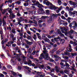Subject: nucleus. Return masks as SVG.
Masks as SVG:
<instances>
[{
  "mask_svg": "<svg viewBox=\"0 0 77 77\" xmlns=\"http://www.w3.org/2000/svg\"><path fill=\"white\" fill-rule=\"evenodd\" d=\"M64 50L65 49L63 48H61L60 49V52H61V51H64Z\"/></svg>",
  "mask_w": 77,
  "mask_h": 77,
  "instance_id": "obj_48",
  "label": "nucleus"
},
{
  "mask_svg": "<svg viewBox=\"0 0 77 77\" xmlns=\"http://www.w3.org/2000/svg\"><path fill=\"white\" fill-rule=\"evenodd\" d=\"M50 75H51V76L53 77H55V75H54V74L51 73V74H50Z\"/></svg>",
  "mask_w": 77,
  "mask_h": 77,
  "instance_id": "obj_55",
  "label": "nucleus"
},
{
  "mask_svg": "<svg viewBox=\"0 0 77 77\" xmlns=\"http://www.w3.org/2000/svg\"><path fill=\"white\" fill-rule=\"evenodd\" d=\"M36 14V11H32V15H35Z\"/></svg>",
  "mask_w": 77,
  "mask_h": 77,
  "instance_id": "obj_18",
  "label": "nucleus"
},
{
  "mask_svg": "<svg viewBox=\"0 0 77 77\" xmlns=\"http://www.w3.org/2000/svg\"><path fill=\"white\" fill-rule=\"evenodd\" d=\"M14 49H15V51H17V50H18V47L17 46L16 47L14 48Z\"/></svg>",
  "mask_w": 77,
  "mask_h": 77,
  "instance_id": "obj_45",
  "label": "nucleus"
},
{
  "mask_svg": "<svg viewBox=\"0 0 77 77\" xmlns=\"http://www.w3.org/2000/svg\"><path fill=\"white\" fill-rule=\"evenodd\" d=\"M54 60H53L52 58H50V60H49V62H54Z\"/></svg>",
  "mask_w": 77,
  "mask_h": 77,
  "instance_id": "obj_36",
  "label": "nucleus"
},
{
  "mask_svg": "<svg viewBox=\"0 0 77 77\" xmlns=\"http://www.w3.org/2000/svg\"><path fill=\"white\" fill-rule=\"evenodd\" d=\"M61 30H61V32L63 33H65V31H64V30H63V28H61Z\"/></svg>",
  "mask_w": 77,
  "mask_h": 77,
  "instance_id": "obj_42",
  "label": "nucleus"
},
{
  "mask_svg": "<svg viewBox=\"0 0 77 77\" xmlns=\"http://www.w3.org/2000/svg\"><path fill=\"white\" fill-rule=\"evenodd\" d=\"M61 18H62L63 20H66V17H64L63 15H62L61 16Z\"/></svg>",
  "mask_w": 77,
  "mask_h": 77,
  "instance_id": "obj_25",
  "label": "nucleus"
},
{
  "mask_svg": "<svg viewBox=\"0 0 77 77\" xmlns=\"http://www.w3.org/2000/svg\"><path fill=\"white\" fill-rule=\"evenodd\" d=\"M69 15H70V16H71V15H72V12H71V11H69Z\"/></svg>",
  "mask_w": 77,
  "mask_h": 77,
  "instance_id": "obj_56",
  "label": "nucleus"
},
{
  "mask_svg": "<svg viewBox=\"0 0 77 77\" xmlns=\"http://www.w3.org/2000/svg\"><path fill=\"white\" fill-rule=\"evenodd\" d=\"M63 59H68L69 58V57H68L67 56H65V57H63Z\"/></svg>",
  "mask_w": 77,
  "mask_h": 77,
  "instance_id": "obj_30",
  "label": "nucleus"
},
{
  "mask_svg": "<svg viewBox=\"0 0 77 77\" xmlns=\"http://www.w3.org/2000/svg\"><path fill=\"white\" fill-rule=\"evenodd\" d=\"M31 49H30V48H29L28 50V53H31Z\"/></svg>",
  "mask_w": 77,
  "mask_h": 77,
  "instance_id": "obj_54",
  "label": "nucleus"
},
{
  "mask_svg": "<svg viewBox=\"0 0 77 77\" xmlns=\"http://www.w3.org/2000/svg\"><path fill=\"white\" fill-rule=\"evenodd\" d=\"M74 32V31L72 30H70V31H69L68 33L69 34V35H71L72 33H73Z\"/></svg>",
  "mask_w": 77,
  "mask_h": 77,
  "instance_id": "obj_14",
  "label": "nucleus"
},
{
  "mask_svg": "<svg viewBox=\"0 0 77 77\" xmlns=\"http://www.w3.org/2000/svg\"><path fill=\"white\" fill-rule=\"evenodd\" d=\"M2 73L3 74H5V75H6L7 74V72H6L3 71Z\"/></svg>",
  "mask_w": 77,
  "mask_h": 77,
  "instance_id": "obj_63",
  "label": "nucleus"
},
{
  "mask_svg": "<svg viewBox=\"0 0 77 77\" xmlns=\"http://www.w3.org/2000/svg\"><path fill=\"white\" fill-rule=\"evenodd\" d=\"M21 2L20 1H18L17 2H15V3L16 4V5H20L21 4Z\"/></svg>",
  "mask_w": 77,
  "mask_h": 77,
  "instance_id": "obj_16",
  "label": "nucleus"
},
{
  "mask_svg": "<svg viewBox=\"0 0 77 77\" xmlns=\"http://www.w3.org/2000/svg\"><path fill=\"white\" fill-rule=\"evenodd\" d=\"M40 69H41V68H42V69H44V65L42 64V65H40Z\"/></svg>",
  "mask_w": 77,
  "mask_h": 77,
  "instance_id": "obj_32",
  "label": "nucleus"
},
{
  "mask_svg": "<svg viewBox=\"0 0 77 77\" xmlns=\"http://www.w3.org/2000/svg\"><path fill=\"white\" fill-rule=\"evenodd\" d=\"M54 32V30L53 29H52L50 32H49L50 35H51V34H53V33Z\"/></svg>",
  "mask_w": 77,
  "mask_h": 77,
  "instance_id": "obj_28",
  "label": "nucleus"
},
{
  "mask_svg": "<svg viewBox=\"0 0 77 77\" xmlns=\"http://www.w3.org/2000/svg\"><path fill=\"white\" fill-rule=\"evenodd\" d=\"M54 34L55 35V36H58V33L57 32L54 33Z\"/></svg>",
  "mask_w": 77,
  "mask_h": 77,
  "instance_id": "obj_53",
  "label": "nucleus"
},
{
  "mask_svg": "<svg viewBox=\"0 0 77 77\" xmlns=\"http://www.w3.org/2000/svg\"><path fill=\"white\" fill-rule=\"evenodd\" d=\"M60 65L61 68H62L63 69L65 66V64L63 63L62 62H61L60 63Z\"/></svg>",
  "mask_w": 77,
  "mask_h": 77,
  "instance_id": "obj_8",
  "label": "nucleus"
},
{
  "mask_svg": "<svg viewBox=\"0 0 77 77\" xmlns=\"http://www.w3.org/2000/svg\"><path fill=\"white\" fill-rule=\"evenodd\" d=\"M40 66H41V64H37L36 66L37 67V68H40Z\"/></svg>",
  "mask_w": 77,
  "mask_h": 77,
  "instance_id": "obj_50",
  "label": "nucleus"
},
{
  "mask_svg": "<svg viewBox=\"0 0 77 77\" xmlns=\"http://www.w3.org/2000/svg\"><path fill=\"white\" fill-rule=\"evenodd\" d=\"M19 11H18V12H17V16H18L19 17H20L21 16V14L20 13V12H19Z\"/></svg>",
  "mask_w": 77,
  "mask_h": 77,
  "instance_id": "obj_35",
  "label": "nucleus"
},
{
  "mask_svg": "<svg viewBox=\"0 0 77 77\" xmlns=\"http://www.w3.org/2000/svg\"><path fill=\"white\" fill-rule=\"evenodd\" d=\"M5 42V40H3L2 41V42H1V44H2V45H4Z\"/></svg>",
  "mask_w": 77,
  "mask_h": 77,
  "instance_id": "obj_43",
  "label": "nucleus"
},
{
  "mask_svg": "<svg viewBox=\"0 0 77 77\" xmlns=\"http://www.w3.org/2000/svg\"><path fill=\"white\" fill-rule=\"evenodd\" d=\"M72 56H77V53H72L71 54Z\"/></svg>",
  "mask_w": 77,
  "mask_h": 77,
  "instance_id": "obj_24",
  "label": "nucleus"
},
{
  "mask_svg": "<svg viewBox=\"0 0 77 77\" xmlns=\"http://www.w3.org/2000/svg\"><path fill=\"white\" fill-rule=\"evenodd\" d=\"M54 57L56 58V59H55V60L56 61V62H57V61H58L60 59V58L59 57H58V56H57V55H54Z\"/></svg>",
  "mask_w": 77,
  "mask_h": 77,
  "instance_id": "obj_7",
  "label": "nucleus"
},
{
  "mask_svg": "<svg viewBox=\"0 0 77 77\" xmlns=\"http://www.w3.org/2000/svg\"><path fill=\"white\" fill-rule=\"evenodd\" d=\"M73 45H75V46H76V45H77V43H76V42H73Z\"/></svg>",
  "mask_w": 77,
  "mask_h": 77,
  "instance_id": "obj_52",
  "label": "nucleus"
},
{
  "mask_svg": "<svg viewBox=\"0 0 77 77\" xmlns=\"http://www.w3.org/2000/svg\"><path fill=\"white\" fill-rule=\"evenodd\" d=\"M2 19H0V26L2 27V20H1Z\"/></svg>",
  "mask_w": 77,
  "mask_h": 77,
  "instance_id": "obj_37",
  "label": "nucleus"
},
{
  "mask_svg": "<svg viewBox=\"0 0 77 77\" xmlns=\"http://www.w3.org/2000/svg\"><path fill=\"white\" fill-rule=\"evenodd\" d=\"M6 12V10H5L3 12L2 11V12H2L3 15L5 14V12Z\"/></svg>",
  "mask_w": 77,
  "mask_h": 77,
  "instance_id": "obj_49",
  "label": "nucleus"
},
{
  "mask_svg": "<svg viewBox=\"0 0 77 77\" xmlns=\"http://www.w3.org/2000/svg\"><path fill=\"white\" fill-rule=\"evenodd\" d=\"M32 63V61H31L30 60H29L27 61H25L24 62V64L25 65H31Z\"/></svg>",
  "mask_w": 77,
  "mask_h": 77,
  "instance_id": "obj_4",
  "label": "nucleus"
},
{
  "mask_svg": "<svg viewBox=\"0 0 77 77\" xmlns=\"http://www.w3.org/2000/svg\"><path fill=\"white\" fill-rule=\"evenodd\" d=\"M45 38L46 37L45 35V34H43L42 35V39H44V41L45 42H48V41H50V39L47 38V37H46V38Z\"/></svg>",
  "mask_w": 77,
  "mask_h": 77,
  "instance_id": "obj_3",
  "label": "nucleus"
},
{
  "mask_svg": "<svg viewBox=\"0 0 77 77\" xmlns=\"http://www.w3.org/2000/svg\"><path fill=\"white\" fill-rule=\"evenodd\" d=\"M65 66H66H66H67V68H69V65L68 63L66 62L65 63Z\"/></svg>",
  "mask_w": 77,
  "mask_h": 77,
  "instance_id": "obj_23",
  "label": "nucleus"
},
{
  "mask_svg": "<svg viewBox=\"0 0 77 77\" xmlns=\"http://www.w3.org/2000/svg\"><path fill=\"white\" fill-rule=\"evenodd\" d=\"M46 5L47 6H50V5L51 6L49 7V8H50V9H51V10H55V9H57V7H56L54 6L52 3L50 2L49 1H47L46 2Z\"/></svg>",
  "mask_w": 77,
  "mask_h": 77,
  "instance_id": "obj_1",
  "label": "nucleus"
},
{
  "mask_svg": "<svg viewBox=\"0 0 77 77\" xmlns=\"http://www.w3.org/2000/svg\"><path fill=\"white\" fill-rule=\"evenodd\" d=\"M30 66H36V65L35 64H34V63H32L30 64V65H29Z\"/></svg>",
  "mask_w": 77,
  "mask_h": 77,
  "instance_id": "obj_40",
  "label": "nucleus"
},
{
  "mask_svg": "<svg viewBox=\"0 0 77 77\" xmlns=\"http://www.w3.org/2000/svg\"><path fill=\"white\" fill-rule=\"evenodd\" d=\"M2 21L3 22L2 26L3 27H5V25H6V22L5 21V19H4V18H3Z\"/></svg>",
  "mask_w": 77,
  "mask_h": 77,
  "instance_id": "obj_12",
  "label": "nucleus"
},
{
  "mask_svg": "<svg viewBox=\"0 0 77 77\" xmlns=\"http://www.w3.org/2000/svg\"><path fill=\"white\" fill-rule=\"evenodd\" d=\"M46 13V15H50V10H45Z\"/></svg>",
  "mask_w": 77,
  "mask_h": 77,
  "instance_id": "obj_10",
  "label": "nucleus"
},
{
  "mask_svg": "<svg viewBox=\"0 0 77 77\" xmlns=\"http://www.w3.org/2000/svg\"><path fill=\"white\" fill-rule=\"evenodd\" d=\"M27 39H31V38H32V37L30 35H29L28 36L26 37Z\"/></svg>",
  "mask_w": 77,
  "mask_h": 77,
  "instance_id": "obj_34",
  "label": "nucleus"
},
{
  "mask_svg": "<svg viewBox=\"0 0 77 77\" xmlns=\"http://www.w3.org/2000/svg\"><path fill=\"white\" fill-rule=\"evenodd\" d=\"M14 37V34L13 33H11L10 34V38H11V39H12Z\"/></svg>",
  "mask_w": 77,
  "mask_h": 77,
  "instance_id": "obj_20",
  "label": "nucleus"
},
{
  "mask_svg": "<svg viewBox=\"0 0 77 77\" xmlns=\"http://www.w3.org/2000/svg\"><path fill=\"white\" fill-rule=\"evenodd\" d=\"M47 18V22L48 23H51V21H52V20H53V18L48 17Z\"/></svg>",
  "mask_w": 77,
  "mask_h": 77,
  "instance_id": "obj_6",
  "label": "nucleus"
},
{
  "mask_svg": "<svg viewBox=\"0 0 77 77\" xmlns=\"http://www.w3.org/2000/svg\"><path fill=\"white\" fill-rule=\"evenodd\" d=\"M7 68H11V69H12V67L11 66V65H9V66L8 65L7 66Z\"/></svg>",
  "mask_w": 77,
  "mask_h": 77,
  "instance_id": "obj_58",
  "label": "nucleus"
},
{
  "mask_svg": "<svg viewBox=\"0 0 77 77\" xmlns=\"http://www.w3.org/2000/svg\"><path fill=\"white\" fill-rule=\"evenodd\" d=\"M35 6H37L38 8H44V5L42 4H41L39 3V2H37L35 4Z\"/></svg>",
  "mask_w": 77,
  "mask_h": 77,
  "instance_id": "obj_2",
  "label": "nucleus"
},
{
  "mask_svg": "<svg viewBox=\"0 0 77 77\" xmlns=\"http://www.w3.org/2000/svg\"><path fill=\"white\" fill-rule=\"evenodd\" d=\"M27 44H28L29 45H32V42H29V41L28 42H27Z\"/></svg>",
  "mask_w": 77,
  "mask_h": 77,
  "instance_id": "obj_26",
  "label": "nucleus"
},
{
  "mask_svg": "<svg viewBox=\"0 0 77 77\" xmlns=\"http://www.w3.org/2000/svg\"><path fill=\"white\" fill-rule=\"evenodd\" d=\"M11 32L13 33H16V32L15 31V29H12Z\"/></svg>",
  "mask_w": 77,
  "mask_h": 77,
  "instance_id": "obj_19",
  "label": "nucleus"
},
{
  "mask_svg": "<svg viewBox=\"0 0 77 77\" xmlns=\"http://www.w3.org/2000/svg\"><path fill=\"white\" fill-rule=\"evenodd\" d=\"M74 42H72V41H70V44H73L74 43Z\"/></svg>",
  "mask_w": 77,
  "mask_h": 77,
  "instance_id": "obj_62",
  "label": "nucleus"
},
{
  "mask_svg": "<svg viewBox=\"0 0 77 77\" xmlns=\"http://www.w3.org/2000/svg\"><path fill=\"white\" fill-rule=\"evenodd\" d=\"M58 21L59 23H60V24H63V23L64 22V21H63V20H61L60 19L58 20Z\"/></svg>",
  "mask_w": 77,
  "mask_h": 77,
  "instance_id": "obj_13",
  "label": "nucleus"
},
{
  "mask_svg": "<svg viewBox=\"0 0 77 77\" xmlns=\"http://www.w3.org/2000/svg\"><path fill=\"white\" fill-rule=\"evenodd\" d=\"M12 15H12V18H15V16H16L15 15H14L13 14H12Z\"/></svg>",
  "mask_w": 77,
  "mask_h": 77,
  "instance_id": "obj_57",
  "label": "nucleus"
},
{
  "mask_svg": "<svg viewBox=\"0 0 77 77\" xmlns=\"http://www.w3.org/2000/svg\"><path fill=\"white\" fill-rule=\"evenodd\" d=\"M60 36H64V37H65V35H64V34H62V33H61L60 35Z\"/></svg>",
  "mask_w": 77,
  "mask_h": 77,
  "instance_id": "obj_64",
  "label": "nucleus"
},
{
  "mask_svg": "<svg viewBox=\"0 0 77 77\" xmlns=\"http://www.w3.org/2000/svg\"><path fill=\"white\" fill-rule=\"evenodd\" d=\"M32 2L33 4H35L37 2H36V0H32Z\"/></svg>",
  "mask_w": 77,
  "mask_h": 77,
  "instance_id": "obj_27",
  "label": "nucleus"
},
{
  "mask_svg": "<svg viewBox=\"0 0 77 77\" xmlns=\"http://www.w3.org/2000/svg\"><path fill=\"white\" fill-rule=\"evenodd\" d=\"M54 37H55V35H54V34L53 33V35L51 36V38H54Z\"/></svg>",
  "mask_w": 77,
  "mask_h": 77,
  "instance_id": "obj_59",
  "label": "nucleus"
},
{
  "mask_svg": "<svg viewBox=\"0 0 77 77\" xmlns=\"http://www.w3.org/2000/svg\"><path fill=\"white\" fill-rule=\"evenodd\" d=\"M39 10L41 12V13L42 14H46L45 12V11H44V9L42 8H40L39 9Z\"/></svg>",
  "mask_w": 77,
  "mask_h": 77,
  "instance_id": "obj_9",
  "label": "nucleus"
},
{
  "mask_svg": "<svg viewBox=\"0 0 77 77\" xmlns=\"http://www.w3.org/2000/svg\"><path fill=\"white\" fill-rule=\"evenodd\" d=\"M58 3L59 5H61L62 4V1L60 0H58Z\"/></svg>",
  "mask_w": 77,
  "mask_h": 77,
  "instance_id": "obj_21",
  "label": "nucleus"
},
{
  "mask_svg": "<svg viewBox=\"0 0 77 77\" xmlns=\"http://www.w3.org/2000/svg\"><path fill=\"white\" fill-rule=\"evenodd\" d=\"M63 30H64V31L65 32H67V31H68V30H69V28L67 27V26H66L65 28H64Z\"/></svg>",
  "mask_w": 77,
  "mask_h": 77,
  "instance_id": "obj_11",
  "label": "nucleus"
},
{
  "mask_svg": "<svg viewBox=\"0 0 77 77\" xmlns=\"http://www.w3.org/2000/svg\"><path fill=\"white\" fill-rule=\"evenodd\" d=\"M17 68L19 70H21V67L20 66H18Z\"/></svg>",
  "mask_w": 77,
  "mask_h": 77,
  "instance_id": "obj_46",
  "label": "nucleus"
},
{
  "mask_svg": "<svg viewBox=\"0 0 77 77\" xmlns=\"http://www.w3.org/2000/svg\"><path fill=\"white\" fill-rule=\"evenodd\" d=\"M23 68H25V69H32L29 67H28L27 66H24Z\"/></svg>",
  "mask_w": 77,
  "mask_h": 77,
  "instance_id": "obj_17",
  "label": "nucleus"
},
{
  "mask_svg": "<svg viewBox=\"0 0 77 77\" xmlns=\"http://www.w3.org/2000/svg\"><path fill=\"white\" fill-rule=\"evenodd\" d=\"M69 50L67 49L68 51H69V52H71V51H72V49H70L69 48Z\"/></svg>",
  "mask_w": 77,
  "mask_h": 77,
  "instance_id": "obj_41",
  "label": "nucleus"
},
{
  "mask_svg": "<svg viewBox=\"0 0 77 77\" xmlns=\"http://www.w3.org/2000/svg\"><path fill=\"white\" fill-rule=\"evenodd\" d=\"M3 7V5H1L0 7V10L1 12H2L3 11V9H2V7Z\"/></svg>",
  "mask_w": 77,
  "mask_h": 77,
  "instance_id": "obj_39",
  "label": "nucleus"
},
{
  "mask_svg": "<svg viewBox=\"0 0 77 77\" xmlns=\"http://www.w3.org/2000/svg\"><path fill=\"white\" fill-rule=\"evenodd\" d=\"M17 46V45H16V44H12V47H15Z\"/></svg>",
  "mask_w": 77,
  "mask_h": 77,
  "instance_id": "obj_47",
  "label": "nucleus"
},
{
  "mask_svg": "<svg viewBox=\"0 0 77 77\" xmlns=\"http://www.w3.org/2000/svg\"><path fill=\"white\" fill-rule=\"evenodd\" d=\"M64 12H65V11H64L63 10L61 12V14H62V15H63L64 14Z\"/></svg>",
  "mask_w": 77,
  "mask_h": 77,
  "instance_id": "obj_60",
  "label": "nucleus"
},
{
  "mask_svg": "<svg viewBox=\"0 0 77 77\" xmlns=\"http://www.w3.org/2000/svg\"><path fill=\"white\" fill-rule=\"evenodd\" d=\"M48 16H42V19H45V18H48Z\"/></svg>",
  "mask_w": 77,
  "mask_h": 77,
  "instance_id": "obj_29",
  "label": "nucleus"
},
{
  "mask_svg": "<svg viewBox=\"0 0 77 77\" xmlns=\"http://www.w3.org/2000/svg\"><path fill=\"white\" fill-rule=\"evenodd\" d=\"M0 77H5L4 75L0 73Z\"/></svg>",
  "mask_w": 77,
  "mask_h": 77,
  "instance_id": "obj_44",
  "label": "nucleus"
},
{
  "mask_svg": "<svg viewBox=\"0 0 77 77\" xmlns=\"http://www.w3.org/2000/svg\"><path fill=\"white\" fill-rule=\"evenodd\" d=\"M35 72V73H36V75L35 76V77H39V74H38V72H36V71H34Z\"/></svg>",
  "mask_w": 77,
  "mask_h": 77,
  "instance_id": "obj_15",
  "label": "nucleus"
},
{
  "mask_svg": "<svg viewBox=\"0 0 77 77\" xmlns=\"http://www.w3.org/2000/svg\"><path fill=\"white\" fill-rule=\"evenodd\" d=\"M63 25H64V26H67V25H68V23H63Z\"/></svg>",
  "mask_w": 77,
  "mask_h": 77,
  "instance_id": "obj_61",
  "label": "nucleus"
},
{
  "mask_svg": "<svg viewBox=\"0 0 77 77\" xmlns=\"http://www.w3.org/2000/svg\"><path fill=\"white\" fill-rule=\"evenodd\" d=\"M24 6H29V3H25L24 4Z\"/></svg>",
  "mask_w": 77,
  "mask_h": 77,
  "instance_id": "obj_33",
  "label": "nucleus"
},
{
  "mask_svg": "<svg viewBox=\"0 0 77 77\" xmlns=\"http://www.w3.org/2000/svg\"><path fill=\"white\" fill-rule=\"evenodd\" d=\"M11 73H12V74H13L14 75H15V76L16 75H17V73H16L14 72V71H11Z\"/></svg>",
  "mask_w": 77,
  "mask_h": 77,
  "instance_id": "obj_22",
  "label": "nucleus"
},
{
  "mask_svg": "<svg viewBox=\"0 0 77 77\" xmlns=\"http://www.w3.org/2000/svg\"><path fill=\"white\" fill-rule=\"evenodd\" d=\"M75 3L72 2V3L71 5L73 6H74V5H75Z\"/></svg>",
  "mask_w": 77,
  "mask_h": 77,
  "instance_id": "obj_51",
  "label": "nucleus"
},
{
  "mask_svg": "<svg viewBox=\"0 0 77 77\" xmlns=\"http://www.w3.org/2000/svg\"><path fill=\"white\" fill-rule=\"evenodd\" d=\"M51 15V17H54L53 18H56V17H57L58 16H61V14H60V13H59L57 14H56V15L54 14H52Z\"/></svg>",
  "mask_w": 77,
  "mask_h": 77,
  "instance_id": "obj_5",
  "label": "nucleus"
},
{
  "mask_svg": "<svg viewBox=\"0 0 77 77\" xmlns=\"http://www.w3.org/2000/svg\"><path fill=\"white\" fill-rule=\"evenodd\" d=\"M72 14L73 15H75L76 14V11H73V12H72Z\"/></svg>",
  "mask_w": 77,
  "mask_h": 77,
  "instance_id": "obj_38",
  "label": "nucleus"
},
{
  "mask_svg": "<svg viewBox=\"0 0 77 77\" xmlns=\"http://www.w3.org/2000/svg\"><path fill=\"white\" fill-rule=\"evenodd\" d=\"M60 43L61 44H63L64 43V41H63V39H61V40L60 41Z\"/></svg>",
  "mask_w": 77,
  "mask_h": 77,
  "instance_id": "obj_31",
  "label": "nucleus"
}]
</instances>
